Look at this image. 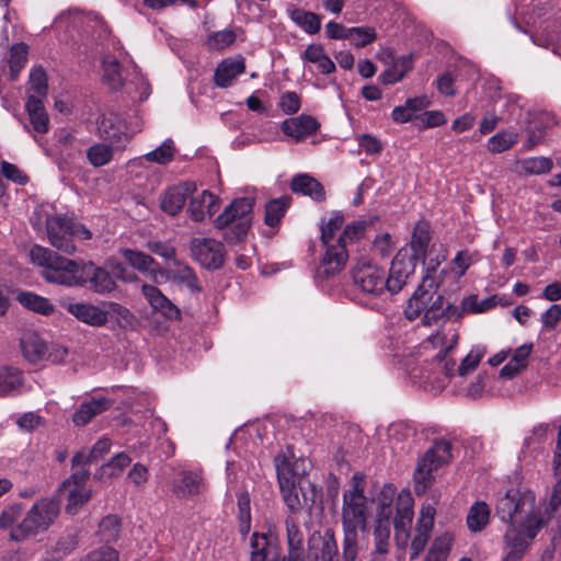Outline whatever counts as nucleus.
Returning <instances> with one entry per match:
<instances>
[{"label":"nucleus","instance_id":"nucleus-6","mask_svg":"<svg viewBox=\"0 0 561 561\" xmlns=\"http://www.w3.org/2000/svg\"><path fill=\"white\" fill-rule=\"evenodd\" d=\"M459 334L456 328L442 325L434 334L427 337L426 343L433 348H438V353L434 356L436 364V371L438 376L422 375L426 383L439 382V386L444 385L445 379L454 376L456 362L447 358L448 353L457 345Z\"/></svg>","mask_w":561,"mask_h":561},{"label":"nucleus","instance_id":"nucleus-47","mask_svg":"<svg viewBox=\"0 0 561 561\" xmlns=\"http://www.w3.org/2000/svg\"><path fill=\"white\" fill-rule=\"evenodd\" d=\"M377 38V33L374 27L356 26L348 27V34L345 39H348L355 47H365Z\"/></svg>","mask_w":561,"mask_h":561},{"label":"nucleus","instance_id":"nucleus-3","mask_svg":"<svg viewBox=\"0 0 561 561\" xmlns=\"http://www.w3.org/2000/svg\"><path fill=\"white\" fill-rule=\"evenodd\" d=\"M435 271V266L427 267V274L423 277L422 283L409 299L404 309V316L410 321L417 319L424 311L421 322L425 327H432L445 322L453 316L460 317L458 308L446 301L442 295H437L438 284L435 278L428 274Z\"/></svg>","mask_w":561,"mask_h":561},{"label":"nucleus","instance_id":"nucleus-35","mask_svg":"<svg viewBox=\"0 0 561 561\" xmlns=\"http://www.w3.org/2000/svg\"><path fill=\"white\" fill-rule=\"evenodd\" d=\"M533 351V344H523L514 352L512 359L501 369V377L512 379L527 367V360Z\"/></svg>","mask_w":561,"mask_h":561},{"label":"nucleus","instance_id":"nucleus-43","mask_svg":"<svg viewBox=\"0 0 561 561\" xmlns=\"http://www.w3.org/2000/svg\"><path fill=\"white\" fill-rule=\"evenodd\" d=\"M23 383L21 370L3 366L0 367V394L7 396L18 390Z\"/></svg>","mask_w":561,"mask_h":561},{"label":"nucleus","instance_id":"nucleus-22","mask_svg":"<svg viewBox=\"0 0 561 561\" xmlns=\"http://www.w3.org/2000/svg\"><path fill=\"white\" fill-rule=\"evenodd\" d=\"M320 128L319 122L310 115H299L287 118L282 123V131L293 138L296 142L316 134Z\"/></svg>","mask_w":561,"mask_h":561},{"label":"nucleus","instance_id":"nucleus-42","mask_svg":"<svg viewBox=\"0 0 561 561\" xmlns=\"http://www.w3.org/2000/svg\"><path fill=\"white\" fill-rule=\"evenodd\" d=\"M290 19L309 34H316L321 28V18L310 11L294 9L290 11Z\"/></svg>","mask_w":561,"mask_h":561},{"label":"nucleus","instance_id":"nucleus-37","mask_svg":"<svg viewBox=\"0 0 561 561\" xmlns=\"http://www.w3.org/2000/svg\"><path fill=\"white\" fill-rule=\"evenodd\" d=\"M291 198L287 195L271 199L265 205L264 221L268 227H276L286 214Z\"/></svg>","mask_w":561,"mask_h":561},{"label":"nucleus","instance_id":"nucleus-4","mask_svg":"<svg viewBox=\"0 0 561 561\" xmlns=\"http://www.w3.org/2000/svg\"><path fill=\"white\" fill-rule=\"evenodd\" d=\"M30 257L34 265L42 268L41 275L47 283L66 287L84 286L81 278L83 261L68 259L39 244L31 248Z\"/></svg>","mask_w":561,"mask_h":561},{"label":"nucleus","instance_id":"nucleus-36","mask_svg":"<svg viewBox=\"0 0 561 561\" xmlns=\"http://www.w3.org/2000/svg\"><path fill=\"white\" fill-rule=\"evenodd\" d=\"M172 265L174 268H171L169 274L173 282L185 285L191 291H202L198 278L191 266L180 260L174 261Z\"/></svg>","mask_w":561,"mask_h":561},{"label":"nucleus","instance_id":"nucleus-45","mask_svg":"<svg viewBox=\"0 0 561 561\" xmlns=\"http://www.w3.org/2000/svg\"><path fill=\"white\" fill-rule=\"evenodd\" d=\"M548 116L534 118L527 129V140L525 142L526 149H531L540 144L545 137L546 129L550 125Z\"/></svg>","mask_w":561,"mask_h":561},{"label":"nucleus","instance_id":"nucleus-5","mask_svg":"<svg viewBox=\"0 0 561 561\" xmlns=\"http://www.w3.org/2000/svg\"><path fill=\"white\" fill-rule=\"evenodd\" d=\"M344 224V216L340 211H333L328 220L322 219L320 225L321 242L324 253L317 270V276L329 278L339 274L348 260V250H345L340 239V231Z\"/></svg>","mask_w":561,"mask_h":561},{"label":"nucleus","instance_id":"nucleus-54","mask_svg":"<svg viewBox=\"0 0 561 561\" xmlns=\"http://www.w3.org/2000/svg\"><path fill=\"white\" fill-rule=\"evenodd\" d=\"M238 518L241 534H248L251 528L250 496L247 492L238 496Z\"/></svg>","mask_w":561,"mask_h":561},{"label":"nucleus","instance_id":"nucleus-26","mask_svg":"<svg viewBox=\"0 0 561 561\" xmlns=\"http://www.w3.org/2000/svg\"><path fill=\"white\" fill-rule=\"evenodd\" d=\"M113 404V400L100 397L91 398L80 404L72 415V422L76 426L87 425L94 416L107 411Z\"/></svg>","mask_w":561,"mask_h":561},{"label":"nucleus","instance_id":"nucleus-53","mask_svg":"<svg viewBox=\"0 0 561 561\" xmlns=\"http://www.w3.org/2000/svg\"><path fill=\"white\" fill-rule=\"evenodd\" d=\"M28 90L34 92V95L42 99L47 95L48 84L47 76L43 68H34L31 70L28 79Z\"/></svg>","mask_w":561,"mask_h":561},{"label":"nucleus","instance_id":"nucleus-48","mask_svg":"<svg viewBox=\"0 0 561 561\" xmlns=\"http://www.w3.org/2000/svg\"><path fill=\"white\" fill-rule=\"evenodd\" d=\"M358 552V531L343 530L342 561H360Z\"/></svg>","mask_w":561,"mask_h":561},{"label":"nucleus","instance_id":"nucleus-18","mask_svg":"<svg viewBox=\"0 0 561 561\" xmlns=\"http://www.w3.org/2000/svg\"><path fill=\"white\" fill-rule=\"evenodd\" d=\"M415 261L407 253L399 252L392 260L388 275H386V290L391 295L399 293L413 274Z\"/></svg>","mask_w":561,"mask_h":561},{"label":"nucleus","instance_id":"nucleus-16","mask_svg":"<svg viewBox=\"0 0 561 561\" xmlns=\"http://www.w3.org/2000/svg\"><path fill=\"white\" fill-rule=\"evenodd\" d=\"M396 489L392 484L383 485L380 495V505L382 506L381 514L385 516V520L378 519L374 529V550L377 553L389 552V539H390V523L389 516L391 514L390 503L394 495Z\"/></svg>","mask_w":561,"mask_h":561},{"label":"nucleus","instance_id":"nucleus-41","mask_svg":"<svg viewBox=\"0 0 561 561\" xmlns=\"http://www.w3.org/2000/svg\"><path fill=\"white\" fill-rule=\"evenodd\" d=\"M518 139L517 133L508 129L502 130L488 139L486 148L492 153H502L516 145Z\"/></svg>","mask_w":561,"mask_h":561},{"label":"nucleus","instance_id":"nucleus-64","mask_svg":"<svg viewBox=\"0 0 561 561\" xmlns=\"http://www.w3.org/2000/svg\"><path fill=\"white\" fill-rule=\"evenodd\" d=\"M90 478V471L87 469H79L75 471L62 484L64 489L80 488L85 489V482Z\"/></svg>","mask_w":561,"mask_h":561},{"label":"nucleus","instance_id":"nucleus-27","mask_svg":"<svg viewBox=\"0 0 561 561\" xmlns=\"http://www.w3.org/2000/svg\"><path fill=\"white\" fill-rule=\"evenodd\" d=\"M66 310L79 321L93 327H102L107 322V313L100 308L85 302H70Z\"/></svg>","mask_w":561,"mask_h":561},{"label":"nucleus","instance_id":"nucleus-9","mask_svg":"<svg viewBox=\"0 0 561 561\" xmlns=\"http://www.w3.org/2000/svg\"><path fill=\"white\" fill-rule=\"evenodd\" d=\"M451 458V445L447 440H437L420 459L414 472V490L423 494L431 486L434 478L432 472Z\"/></svg>","mask_w":561,"mask_h":561},{"label":"nucleus","instance_id":"nucleus-33","mask_svg":"<svg viewBox=\"0 0 561 561\" xmlns=\"http://www.w3.org/2000/svg\"><path fill=\"white\" fill-rule=\"evenodd\" d=\"M285 527L287 552H290L291 559L298 561L299 556L306 558L305 537L298 524L289 516L285 519Z\"/></svg>","mask_w":561,"mask_h":561},{"label":"nucleus","instance_id":"nucleus-52","mask_svg":"<svg viewBox=\"0 0 561 561\" xmlns=\"http://www.w3.org/2000/svg\"><path fill=\"white\" fill-rule=\"evenodd\" d=\"M27 49L28 47L24 43H19L12 46L9 60L12 77H16L24 68L27 61Z\"/></svg>","mask_w":561,"mask_h":561},{"label":"nucleus","instance_id":"nucleus-29","mask_svg":"<svg viewBox=\"0 0 561 561\" xmlns=\"http://www.w3.org/2000/svg\"><path fill=\"white\" fill-rule=\"evenodd\" d=\"M245 71V62L242 58L224 59L216 68L214 75L215 84L219 88H228L233 80Z\"/></svg>","mask_w":561,"mask_h":561},{"label":"nucleus","instance_id":"nucleus-34","mask_svg":"<svg viewBox=\"0 0 561 561\" xmlns=\"http://www.w3.org/2000/svg\"><path fill=\"white\" fill-rule=\"evenodd\" d=\"M30 122L36 133H47L49 127L48 115L45 111L42 99L31 94L25 104Z\"/></svg>","mask_w":561,"mask_h":561},{"label":"nucleus","instance_id":"nucleus-32","mask_svg":"<svg viewBox=\"0 0 561 561\" xmlns=\"http://www.w3.org/2000/svg\"><path fill=\"white\" fill-rule=\"evenodd\" d=\"M431 229L426 221H419L412 233L411 249L412 255H409L413 261H423L431 241Z\"/></svg>","mask_w":561,"mask_h":561},{"label":"nucleus","instance_id":"nucleus-62","mask_svg":"<svg viewBox=\"0 0 561 561\" xmlns=\"http://www.w3.org/2000/svg\"><path fill=\"white\" fill-rule=\"evenodd\" d=\"M130 457L125 453H118L112 459L103 466L104 469H108L110 476H117L121 471L130 463Z\"/></svg>","mask_w":561,"mask_h":561},{"label":"nucleus","instance_id":"nucleus-11","mask_svg":"<svg viewBox=\"0 0 561 561\" xmlns=\"http://www.w3.org/2000/svg\"><path fill=\"white\" fill-rule=\"evenodd\" d=\"M23 356L32 364L49 360L59 364L65 360L68 351L59 344H47L36 332L27 331L21 337Z\"/></svg>","mask_w":561,"mask_h":561},{"label":"nucleus","instance_id":"nucleus-38","mask_svg":"<svg viewBox=\"0 0 561 561\" xmlns=\"http://www.w3.org/2000/svg\"><path fill=\"white\" fill-rule=\"evenodd\" d=\"M18 301L25 308L41 313L50 314L54 312V305L45 297L31 291H22L16 297Z\"/></svg>","mask_w":561,"mask_h":561},{"label":"nucleus","instance_id":"nucleus-44","mask_svg":"<svg viewBox=\"0 0 561 561\" xmlns=\"http://www.w3.org/2000/svg\"><path fill=\"white\" fill-rule=\"evenodd\" d=\"M103 79L113 90L124 85L122 67L115 58L108 57L103 60Z\"/></svg>","mask_w":561,"mask_h":561},{"label":"nucleus","instance_id":"nucleus-30","mask_svg":"<svg viewBox=\"0 0 561 561\" xmlns=\"http://www.w3.org/2000/svg\"><path fill=\"white\" fill-rule=\"evenodd\" d=\"M290 190L294 193L309 196L316 202L325 199V191L323 185L309 174H297L291 179Z\"/></svg>","mask_w":561,"mask_h":561},{"label":"nucleus","instance_id":"nucleus-46","mask_svg":"<svg viewBox=\"0 0 561 561\" xmlns=\"http://www.w3.org/2000/svg\"><path fill=\"white\" fill-rule=\"evenodd\" d=\"M121 533V518L116 515L105 516L99 524V535L102 541L115 542Z\"/></svg>","mask_w":561,"mask_h":561},{"label":"nucleus","instance_id":"nucleus-61","mask_svg":"<svg viewBox=\"0 0 561 561\" xmlns=\"http://www.w3.org/2000/svg\"><path fill=\"white\" fill-rule=\"evenodd\" d=\"M279 107L286 114H295L300 110V98L296 92L289 91L282 95Z\"/></svg>","mask_w":561,"mask_h":561},{"label":"nucleus","instance_id":"nucleus-39","mask_svg":"<svg viewBox=\"0 0 561 561\" xmlns=\"http://www.w3.org/2000/svg\"><path fill=\"white\" fill-rule=\"evenodd\" d=\"M489 518L490 510L486 503L476 502L467 515L468 528L473 533L481 531L488 525Z\"/></svg>","mask_w":561,"mask_h":561},{"label":"nucleus","instance_id":"nucleus-63","mask_svg":"<svg viewBox=\"0 0 561 561\" xmlns=\"http://www.w3.org/2000/svg\"><path fill=\"white\" fill-rule=\"evenodd\" d=\"M561 319V306L551 305L542 314L541 322L546 329H554Z\"/></svg>","mask_w":561,"mask_h":561},{"label":"nucleus","instance_id":"nucleus-2","mask_svg":"<svg viewBox=\"0 0 561 561\" xmlns=\"http://www.w3.org/2000/svg\"><path fill=\"white\" fill-rule=\"evenodd\" d=\"M21 503L5 507L0 514V528L10 530V539L16 542L45 533L59 515V505L50 499H41L23 514Z\"/></svg>","mask_w":561,"mask_h":561},{"label":"nucleus","instance_id":"nucleus-40","mask_svg":"<svg viewBox=\"0 0 561 561\" xmlns=\"http://www.w3.org/2000/svg\"><path fill=\"white\" fill-rule=\"evenodd\" d=\"M274 465L279 488H289L297 484V476L293 470L291 462L284 454H277L274 457Z\"/></svg>","mask_w":561,"mask_h":561},{"label":"nucleus","instance_id":"nucleus-17","mask_svg":"<svg viewBox=\"0 0 561 561\" xmlns=\"http://www.w3.org/2000/svg\"><path fill=\"white\" fill-rule=\"evenodd\" d=\"M436 508L432 504H423L411 541V559H415L424 550L434 528Z\"/></svg>","mask_w":561,"mask_h":561},{"label":"nucleus","instance_id":"nucleus-31","mask_svg":"<svg viewBox=\"0 0 561 561\" xmlns=\"http://www.w3.org/2000/svg\"><path fill=\"white\" fill-rule=\"evenodd\" d=\"M251 561H270L277 557L276 546L273 545L271 536L264 533H253L250 540Z\"/></svg>","mask_w":561,"mask_h":561},{"label":"nucleus","instance_id":"nucleus-7","mask_svg":"<svg viewBox=\"0 0 561 561\" xmlns=\"http://www.w3.org/2000/svg\"><path fill=\"white\" fill-rule=\"evenodd\" d=\"M367 524V497L364 494V476L354 473L351 486L343 493V530H365Z\"/></svg>","mask_w":561,"mask_h":561},{"label":"nucleus","instance_id":"nucleus-23","mask_svg":"<svg viewBox=\"0 0 561 561\" xmlns=\"http://www.w3.org/2000/svg\"><path fill=\"white\" fill-rule=\"evenodd\" d=\"M81 278L84 279V285L89 283L90 287L99 294L110 293L116 287L110 272L96 266L93 262H83Z\"/></svg>","mask_w":561,"mask_h":561},{"label":"nucleus","instance_id":"nucleus-57","mask_svg":"<svg viewBox=\"0 0 561 561\" xmlns=\"http://www.w3.org/2000/svg\"><path fill=\"white\" fill-rule=\"evenodd\" d=\"M522 168L529 174H543L552 169V161L546 157H533L522 162Z\"/></svg>","mask_w":561,"mask_h":561},{"label":"nucleus","instance_id":"nucleus-49","mask_svg":"<svg viewBox=\"0 0 561 561\" xmlns=\"http://www.w3.org/2000/svg\"><path fill=\"white\" fill-rule=\"evenodd\" d=\"M68 491L66 512L75 515L90 500L91 491L88 489L70 488Z\"/></svg>","mask_w":561,"mask_h":561},{"label":"nucleus","instance_id":"nucleus-56","mask_svg":"<svg viewBox=\"0 0 561 561\" xmlns=\"http://www.w3.org/2000/svg\"><path fill=\"white\" fill-rule=\"evenodd\" d=\"M485 351L480 347L472 348L469 354L461 360L457 368V374L460 377H465L469 373H472L478 367L479 363L483 358Z\"/></svg>","mask_w":561,"mask_h":561},{"label":"nucleus","instance_id":"nucleus-14","mask_svg":"<svg viewBox=\"0 0 561 561\" xmlns=\"http://www.w3.org/2000/svg\"><path fill=\"white\" fill-rule=\"evenodd\" d=\"M414 500L409 490H402L397 497L393 520L394 541L399 549H405L410 539L411 524L414 516Z\"/></svg>","mask_w":561,"mask_h":561},{"label":"nucleus","instance_id":"nucleus-15","mask_svg":"<svg viewBox=\"0 0 561 561\" xmlns=\"http://www.w3.org/2000/svg\"><path fill=\"white\" fill-rule=\"evenodd\" d=\"M46 233L49 244L58 252L72 255L76 244L72 238V219L50 216L46 219Z\"/></svg>","mask_w":561,"mask_h":561},{"label":"nucleus","instance_id":"nucleus-12","mask_svg":"<svg viewBox=\"0 0 561 561\" xmlns=\"http://www.w3.org/2000/svg\"><path fill=\"white\" fill-rule=\"evenodd\" d=\"M354 285L363 293L379 296L386 291L385 271L368 259H359L352 268Z\"/></svg>","mask_w":561,"mask_h":561},{"label":"nucleus","instance_id":"nucleus-21","mask_svg":"<svg viewBox=\"0 0 561 561\" xmlns=\"http://www.w3.org/2000/svg\"><path fill=\"white\" fill-rule=\"evenodd\" d=\"M141 294L149 306L170 320L180 318V309L157 287L150 284H141Z\"/></svg>","mask_w":561,"mask_h":561},{"label":"nucleus","instance_id":"nucleus-8","mask_svg":"<svg viewBox=\"0 0 561 561\" xmlns=\"http://www.w3.org/2000/svg\"><path fill=\"white\" fill-rule=\"evenodd\" d=\"M253 204L251 197L237 198L216 218V228L231 227V231L226 232L229 242H237L247 236L252 224Z\"/></svg>","mask_w":561,"mask_h":561},{"label":"nucleus","instance_id":"nucleus-10","mask_svg":"<svg viewBox=\"0 0 561 561\" xmlns=\"http://www.w3.org/2000/svg\"><path fill=\"white\" fill-rule=\"evenodd\" d=\"M99 130L101 137L110 144H95L88 149L87 158L95 168L107 164L113 158V149H122L129 141V136L126 133L106 119L101 123Z\"/></svg>","mask_w":561,"mask_h":561},{"label":"nucleus","instance_id":"nucleus-50","mask_svg":"<svg viewBox=\"0 0 561 561\" xmlns=\"http://www.w3.org/2000/svg\"><path fill=\"white\" fill-rule=\"evenodd\" d=\"M175 147L171 139H167L160 147L145 154V159L149 162L158 164H167L174 158Z\"/></svg>","mask_w":561,"mask_h":561},{"label":"nucleus","instance_id":"nucleus-13","mask_svg":"<svg viewBox=\"0 0 561 561\" xmlns=\"http://www.w3.org/2000/svg\"><path fill=\"white\" fill-rule=\"evenodd\" d=\"M190 250L192 257L208 271L219 270L225 263V245L213 238H193Z\"/></svg>","mask_w":561,"mask_h":561},{"label":"nucleus","instance_id":"nucleus-59","mask_svg":"<svg viewBox=\"0 0 561 561\" xmlns=\"http://www.w3.org/2000/svg\"><path fill=\"white\" fill-rule=\"evenodd\" d=\"M147 249L164 260L171 261L172 264L178 260L175 248L165 242L156 240L148 241Z\"/></svg>","mask_w":561,"mask_h":561},{"label":"nucleus","instance_id":"nucleus-20","mask_svg":"<svg viewBox=\"0 0 561 561\" xmlns=\"http://www.w3.org/2000/svg\"><path fill=\"white\" fill-rule=\"evenodd\" d=\"M172 491L178 497H192L206 491L203 474L199 470H182L172 483Z\"/></svg>","mask_w":561,"mask_h":561},{"label":"nucleus","instance_id":"nucleus-58","mask_svg":"<svg viewBox=\"0 0 561 561\" xmlns=\"http://www.w3.org/2000/svg\"><path fill=\"white\" fill-rule=\"evenodd\" d=\"M236 41V34L231 30L215 32L207 38V46L214 50H221Z\"/></svg>","mask_w":561,"mask_h":561},{"label":"nucleus","instance_id":"nucleus-25","mask_svg":"<svg viewBox=\"0 0 561 561\" xmlns=\"http://www.w3.org/2000/svg\"><path fill=\"white\" fill-rule=\"evenodd\" d=\"M121 253L130 266L148 275L153 283H159L158 277L162 275V270L153 257L145 252L131 249H123Z\"/></svg>","mask_w":561,"mask_h":561},{"label":"nucleus","instance_id":"nucleus-55","mask_svg":"<svg viewBox=\"0 0 561 561\" xmlns=\"http://www.w3.org/2000/svg\"><path fill=\"white\" fill-rule=\"evenodd\" d=\"M366 227V221H355L344 228L343 232L340 233V239H342L340 243H342L345 250H347L348 244L364 237Z\"/></svg>","mask_w":561,"mask_h":561},{"label":"nucleus","instance_id":"nucleus-28","mask_svg":"<svg viewBox=\"0 0 561 561\" xmlns=\"http://www.w3.org/2000/svg\"><path fill=\"white\" fill-rule=\"evenodd\" d=\"M219 209V199L209 191L191 199L188 213L193 220L203 221L206 216L211 217Z\"/></svg>","mask_w":561,"mask_h":561},{"label":"nucleus","instance_id":"nucleus-1","mask_svg":"<svg viewBox=\"0 0 561 561\" xmlns=\"http://www.w3.org/2000/svg\"><path fill=\"white\" fill-rule=\"evenodd\" d=\"M536 497L530 491L510 490L496 502L495 515L508 527L504 534L502 561H519L538 531L546 526L541 512H537Z\"/></svg>","mask_w":561,"mask_h":561},{"label":"nucleus","instance_id":"nucleus-24","mask_svg":"<svg viewBox=\"0 0 561 561\" xmlns=\"http://www.w3.org/2000/svg\"><path fill=\"white\" fill-rule=\"evenodd\" d=\"M308 543L310 551L316 547L319 549V552H314V559H320V561H337L339 549L332 529H327L323 535L314 531L310 536Z\"/></svg>","mask_w":561,"mask_h":561},{"label":"nucleus","instance_id":"nucleus-51","mask_svg":"<svg viewBox=\"0 0 561 561\" xmlns=\"http://www.w3.org/2000/svg\"><path fill=\"white\" fill-rule=\"evenodd\" d=\"M451 542V535L448 533L443 534L433 541V545L428 550L426 557L434 559L436 561H446L449 554Z\"/></svg>","mask_w":561,"mask_h":561},{"label":"nucleus","instance_id":"nucleus-19","mask_svg":"<svg viewBox=\"0 0 561 561\" xmlns=\"http://www.w3.org/2000/svg\"><path fill=\"white\" fill-rule=\"evenodd\" d=\"M195 191V183L190 181L169 187L161 196V209L171 216L178 215L185 205L187 197Z\"/></svg>","mask_w":561,"mask_h":561},{"label":"nucleus","instance_id":"nucleus-60","mask_svg":"<svg viewBox=\"0 0 561 561\" xmlns=\"http://www.w3.org/2000/svg\"><path fill=\"white\" fill-rule=\"evenodd\" d=\"M1 173L5 179L18 184H25L28 181V176L23 171L8 161L1 162Z\"/></svg>","mask_w":561,"mask_h":561}]
</instances>
